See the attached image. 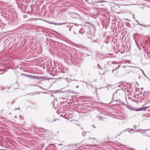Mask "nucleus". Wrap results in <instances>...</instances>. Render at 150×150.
<instances>
[{"label":"nucleus","mask_w":150,"mask_h":150,"mask_svg":"<svg viewBox=\"0 0 150 150\" xmlns=\"http://www.w3.org/2000/svg\"><path fill=\"white\" fill-rule=\"evenodd\" d=\"M142 72H143V74L145 76V74H144V71L142 70Z\"/></svg>","instance_id":"4be33fe9"},{"label":"nucleus","mask_w":150,"mask_h":150,"mask_svg":"<svg viewBox=\"0 0 150 150\" xmlns=\"http://www.w3.org/2000/svg\"><path fill=\"white\" fill-rule=\"evenodd\" d=\"M14 117L16 118H17V117L16 116H15Z\"/></svg>","instance_id":"7c9ffc66"},{"label":"nucleus","mask_w":150,"mask_h":150,"mask_svg":"<svg viewBox=\"0 0 150 150\" xmlns=\"http://www.w3.org/2000/svg\"><path fill=\"white\" fill-rule=\"evenodd\" d=\"M149 38V39H150V37H149V38Z\"/></svg>","instance_id":"e433bc0d"},{"label":"nucleus","mask_w":150,"mask_h":150,"mask_svg":"<svg viewBox=\"0 0 150 150\" xmlns=\"http://www.w3.org/2000/svg\"><path fill=\"white\" fill-rule=\"evenodd\" d=\"M127 96H128V98H131V97H129V96H131V94H130V93H129V94H127Z\"/></svg>","instance_id":"2eb2a0df"},{"label":"nucleus","mask_w":150,"mask_h":150,"mask_svg":"<svg viewBox=\"0 0 150 150\" xmlns=\"http://www.w3.org/2000/svg\"><path fill=\"white\" fill-rule=\"evenodd\" d=\"M129 63H130V61H129Z\"/></svg>","instance_id":"72a5a7b5"},{"label":"nucleus","mask_w":150,"mask_h":150,"mask_svg":"<svg viewBox=\"0 0 150 150\" xmlns=\"http://www.w3.org/2000/svg\"><path fill=\"white\" fill-rule=\"evenodd\" d=\"M98 67L99 69H100V65L99 64H98V67Z\"/></svg>","instance_id":"a211bd4d"},{"label":"nucleus","mask_w":150,"mask_h":150,"mask_svg":"<svg viewBox=\"0 0 150 150\" xmlns=\"http://www.w3.org/2000/svg\"><path fill=\"white\" fill-rule=\"evenodd\" d=\"M141 130L142 131H147V130H148L149 129H142Z\"/></svg>","instance_id":"6ab92c4d"},{"label":"nucleus","mask_w":150,"mask_h":150,"mask_svg":"<svg viewBox=\"0 0 150 150\" xmlns=\"http://www.w3.org/2000/svg\"><path fill=\"white\" fill-rule=\"evenodd\" d=\"M35 79L40 80V76H35Z\"/></svg>","instance_id":"9b49d317"},{"label":"nucleus","mask_w":150,"mask_h":150,"mask_svg":"<svg viewBox=\"0 0 150 150\" xmlns=\"http://www.w3.org/2000/svg\"><path fill=\"white\" fill-rule=\"evenodd\" d=\"M132 150H134V149H133V148H132Z\"/></svg>","instance_id":"f704fd0d"},{"label":"nucleus","mask_w":150,"mask_h":150,"mask_svg":"<svg viewBox=\"0 0 150 150\" xmlns=\"http://www.w3.org/2000/svg\"><path fill=\"white\" fill-rule=\"evenodd\" d=\"M10 87H7V89H9V88H10Z\"/></svg>","instance_id":"c756f323"},{"label":"nucleus","mask_w":150,"mask_h":150,"mask_svg":"<svg viewBox=\"0 0 150 150\" xmlns=\"http://www.w3.org/2000/svg\"><path fill=\"white\" fill-rule=\"evenodd\" d=\"M149 26V27H150V25H146V26Z\"/></svg>","instance_id":"c85d7f7f"},{"label":"nucleus","mask_w":150,"mask_h":150,"mask_svg":"<svg viewBox=\"0 0 150 150\" xmlns=\"http://www.w3.org/2000/svg\"><path fill=\"white\" fill-rule=\"evenodd\" d=\"M19 118H21L22 119L23 118V117H22V116L21 115H20Z\"/></svg>","instance_id":"412c9836"},{"label":"nucleus","mask_w":150,"mask_h":150,"mask_svg":"<svg viewBox=\"0 0 150 150\" xmlns=\"http://www.w3.org/2000/svg\"><path fill=\"white\" fill-rule=\"evenodd\" d=\"M127 86H129V87L130 88V83H128L127 84Z\"/></svg>","instance_id":"dca6fc26"},{"label":"nucleus","mask_w":150,"mask_h":150,"mask_svg":"<svg viewBox=\"0 0 150 150\" xmlns=\"http://www.w3.org/2000/svg\"><path fill=\"white\" fill-rule=\"evenodd\" d=\"M114 70H113L112 71V73L113 72V71H114Z\"/></svg>","instance_id":"c9c22d12"},{"label":"nucleus","mask_w":150,"mask_h":150,"mask_svg":"<svg viewBox=\"0 0 150 150\" xmlns=\"http://www.w3.org/2000/svg\"><path fill=\"white\" fill-rule=\"evenodd\" d=\"M136 127H137L136 125H135V126H134V128H136Z\"/></svg>","instance_id":"393cba45"},{"label":"nucleus","mask_w":150,"mask_h":150,"mask_svg":"<svg viewBox=\"0 0 150 150\" xmlns=\"http://www.w3.org/2000/svg\"><path fill=\"white\" fill-rule=\"evenodd\" d=\"M35 76H32L30 75H28V76H27V77L30 78H32L33 79H35Z\"/></svg>","instance_id":"0eeeda50"},{"label":"nucleus","mask_w":150,"mask_h":150,"mask_svg":"<svg viewBox=\"0 0 150 150\" xmlns=\"http://www.w3.org/2000/svg\"><path fill=\"white\" fill-rule=\"evenodd\" d=\"M21 75L22 76H25L26 77H27V76H28V74H21Z\"/></svg>","instance_id":"f8f14e48"},{"label":"nucleus","mask_w":150,"mask_h":150,"mask_svg":"<svg viewBox=\"0 0 150 150\" xmlns=\"http://www.w3.org/2000/svg\"><path fill=\"white\" fill-rule=\"evenodd\" d=\"M45 21L48 23H50V24H54V25H63V24H66V23H53V22H49L47 21H46V20H45Z\"/></svg>","instance_id":"7ed1b4c3"},{"label":"nucleus","mask_w":150,"mask_h":150,"mask_svg":"<svg viewBox=\"0 0 150 150\" xmlns=\"http://www.w3.org/2000/svg\"><path fill=\"white\" fill-rule=\"evenodd\" d=\"M5 89L3 87L2 88H1V91L2 90H5Z\"/></svg>","instance_id":"5701e85b"},{"label":"nucleus","mask_w":150,"mask_h":150,"mask_svg":"<svg viewBox=\"0 0 150 150\" xmlns=\"http://www.w3.org/2000/svg\"><path fill=\"white\" fill-rule=\"evenodd\" d=\"M86 134V132H83L82 133V135L83 136H85Z\"/></svg>","instance_id":"4468645a"},{"label":"nucleus","mask_w":150,"mask_h":150,"mask_svg":"<svg viewBox=\"0 0 150 150\" xmlns=\"http://www.w3.org/2000/svg\"><path fill=\"white\" fill-rule=\"evenodd\" d=\"M117 93H114L113 94V96L112 97V100L114 101H115L116 100L117 101L118 99H117V98L115 97L117 96Z\"/></svg>","instance_id":"20e7f679"},{"label":"nucleus","mask_w":150,"mask_h":150,"mask_svg":"<svg viewBox=\"0 0 150 150\" xmlns=\"http://www.w3.org/2000/svg\"><path fill=\"white\" fill-rule=\"evenodd\" d=\"M134 15H133V18H134V19H135V18H134Z\"/></svg>","instance_id":"cd10ccee"},{"label":"nucleus","mask_w":150,"mask_h":150,"mask_svg":"<svg viewBox=\"0 0 150 150\" xmlns=\"http://www.w3.org/2000/svg\"><path fill=\"white\" fill-rule=\"evenodd\" d=\"M127 66H128V67H131L129 65V64H128V65H127Z\"/></svg>","instance_id":"bb28decb"},{"label":"nucleus","mask_w":150,"mask_h":150,"mask_svg":"<svg viewBox=\"0 0 150 150\" xmlns=\"http://www.w3.org/2000/svg\"><path fill=\"white\" fill-rule=\"evenodd\" d=\"M144 94H143V96H144Z\"/></svg>","instance_id":"ea45409f"},{"label":"nucleus","mask_w":150,"mask_h":150,"mask_svg":"<svg viewBox=\"0 0 150 150\" xmlns=\"http://www.w3.org/2000/svg\"><path fill=\"white\" fill-rule=\"evenodd\" d=\"M94 127L96 128V127L95 126H94Z\"/></svg>","instance_id":"4c0bfd02"},{"label":"nucleus","mask_w":150,"mask_h":150,"mask_svg":"<svg viewBox=\"0 0 150 150\" xmlns=\"http://www.w3.org/2000/svg\"><path fill=\"white\" fill-rule=\"evenodd\" d=\"M127 66H128V67H131L129 65V64H128V65H127Z\"/></svg>","instance_id":"a878e982"},{"label":"nucleus","mask_w":150,"mask_h":150,"mask_svg":"<svg viewBox=\"0 0 150 150\" xmlns=\"http://www.w3.org/2000/svg\"><path fill=\"white\" fill-rule=\"evenodd\" d=\"M91 30H90L87 31L86 33L87 36L88 38H92L94 35V33L91 32Z\"/></svg>","instance_id":"f257e3e1"},{"label":"nucleus","mask_w":150,"mask_h":150,"mask_svg":"<svg viewBox=\"0 0 150 150\" xmlns=\"http://www.w3.org/2000/svg\"><path fill=\"white\" fill-rule=\"evenodd\" d=\"M123 105H125V106H126V107L127 108H128L129 109H130V110L131 109V106H129V105H126V104H125L124 103Z\"/></svg>","instance_id":"1a4fd4ad"},{"label":"nucleus","mask_w":150,"mask_h":150,"mask_svg":"<svg viewBox=\"0 0 150 150\" xmlns=\"http://www.w3.org/2000/svg\"><path fill=\"white\" fill-rule=\"evenodd\" d=\"M75 80V81H77V82H78V81H78V80Z\"/></svg>","instance_id":"2f4dec72"},{"label":"nucleus","mask_w":150,"mask_h":150,"mask_svg":"<svg viewBox=\"0 0 150 150\" xmlns=\"http://www.w3.org/2000/svg\"><path fill=\"white\" fill-rule=\"evenodd\" d=\"M149 108V107H142L141 108H139L137 109L136 110L134 109V108H132V110H136L137 111H139L141 110H144L145 109H147Z\"/></svg>","instance_id":"f03ea898"},{"label":"nucleus","mask_w":150,"mask_h":150,"mask_svg":"<svg viewBox=\"0 0 150 150\" xmlns=\"http://www.w3.org/2000/svg\"><path fill=\"white\" fill-rule=\"evenodd\" d=\"M87 24H90V23L89 22H87V23H86L85 24V26H87Z\"/></svg>","instance_id":"ddd939ff"},{"label":"nucleus","mask_w":150,"mask_h":150,"mask_svg":"<svg viewBox=\"0 0 150 150\" xmlns=\"http://www.w3.org/2000/svg\"><path fill=\"white\" fill-rule=\"evenodd\" d=\"M20 109V108H18V109Z\"/></svg>","instance_id":"58836bf2"},{"label":"nucleus","mask_w":150,"mask_h":150,"mask_svg":"<svg viewBox=\"0 0 150 150\" xmlns=\"http://www.w3.org/2000/svg\"><path fill=\"white\" fill-rule=\"evenodd\" d=\"M67 26L69 27H70V26Z\"/></svg>","instance_id":"473e14b6"},{"label":"nucleus","mask_w":150,"mask_h":150,"mask_svg":"<svg viewBox=\"0 0 150 150\" xmlns=\"http://www.w3.org/2000/svg\"><path fill=\"white\" fill-rule=\"evenodd\" d=\"M79 86H76V88H79Z\"/></svg>","instance_id":"b1692460"},{"label":"nucleus","mask_w":150,"mask_h":150,"mask_svg":"<svg viewBox=\"0 0 150 150\" xmlns=\"http://www.w3.org/2000/svg\"><path fill=\"white\" fill-rule=\"evenodd\" d=\"M95 138H89V139H93V140H95Z\"/></svg>","instance_id":"f3484780"},{"label":"nucleus","mask_w":150,"mask_h":150,"mask_svg":"<svg viewBox=\"0 0 150 150\" xmlns=\"http://www.w3.org/2000/svg\"><path fill=\"white\" fill-rule=\"evenodd\" d=\"M40 79L42 80H48L47 78L44 76H40Z\"/></svg>","instance_id":"39448f33"},{"label":"nucleus","mask_w":150,"mask_h":150,"mask_svg":"<svg viewBox=\"0 0 150 150\" xmlns=\"http://www.w3.org/2000/svg\"><path fill=\"white\" fill-rule=\"evenodd\" d=\"M72 27H71L70 28H69V30H70V31H71V29H72Z\"/></svg>","instance_id":"aec40b11"},{"label":"nucleus","mask_w":150,"mask_h":150,"mask_svg":"<svg viewBox=\"0 0 150 150\" xmlns=\"http://www.w3.org/2000/svg\"><path fill=\"white\" fill-rule=\"evenodd\" d=\"M84 29L83 28H81V29L79 30V32L80 33L83 34L84 33Z\"/></svg>","instance_id":"6e6552de"},{"label":"nucleus","mask_w":150,"mask_h":150,"mask_svg":"<svg viewBox=\"0 0 150 150\" xmlns=\"http://www.w3.org/2000/svg\"><path fill=\"white\" fill-rule=\"evenodd\" d=\"M137 0H132V5H136L137 4Z\"/></svg>","instance_id":"423d86ee"},{"label":"nucleus","mask_w":150,"mask_h":150,"mask_svg":"<svg viewBox=\"0 0 150 150\" xmlns=\"http://www.w3.org/2000/svg\"><path fill=\"white\" fill-rule=\"evenodd\" d=\"M128 130H127V129L125 130V132H126V131H127L128 132H129V133H130V132L131 131V129H129V128H128Z\"/></svg>","instance_id":"9d476101"}]
</instances>
